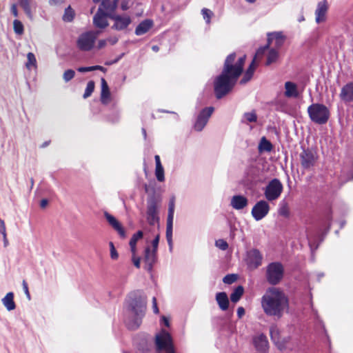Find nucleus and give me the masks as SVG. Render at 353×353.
<instances>
[{
    "label": "nucleus",
    "mask_w": 353,
    "mask_h": 353,
    "mask_svg": "<svg viewBox=\"0 0 353 353\" xmlns=\"http://www.w3.org/2000/svg\"><path fill=\"white\" fill-rule=\"evenodd\" d=\"M159 234H157L155 238L152 241V250L154 251V252H157L158 245L159 243Z\"/></svg>",
    "instance_id": "nucleus-51"
},
{
    "label": "nucleus",
    "mask_w": 353,
    "mask_h": 353,
    "mask_svg": "<svg viewBox=\"0 0 353 353\" xmlns=\"http://www.w3.org/2000/svg\"><path fill=\"white\" fill-rule=\"evenodd\" d=\"M272 149V144L270 141H268L265 137L261 138L259 145V150L270 152Z\"/></svg>",
    "instance_id": "nucleus-37"
},
{
    "label": "nucleus",
    "mask_w": 353,
    "mask_h": 353,
    "mask_svg": "<svg viewBox=\"0 0 353 353\" xmlns=\"http://www.w3.org/2000/svg\"><path fill=\"white\" fill-rule=\"evenodd\" d=\"M283 191V185L278 179L271 180L265 190V196L268 201H274L278 199Z\"/></svg>",
    "instance_id": "nucleus-10"
},
{
    "label": "nucleus",
    "mask_w": 353,
    "mask_h": 353,
    "mask_svg": "<svg viewBox=\"0 0 353 353\" xmlns=\"http://www.w3.org/2000/svg\"><path fill=\"white\" fill-rule=\"evenodd\" d=\"M109 19L114 21L112 26V29L121 31L126 29L132 23L131 17L126 14H118L112 13L109 14Z\"/></svg>",
    "instance_id": "nucleus-13"
},
{
    "label": "nucleus",
    "mask_w": 353,
    "mask_h": 353,
    "mask_svg": "<svg viewBox=\"0 0 353 353\" xmlns=\"http://www.w3.org/2000/svg\"><path fill=\"white\" fill-rule=\"evenodd\" d=\"M270 211V205L265 201L261 200L254 205L252 209L251 214L256 221L263 219L268 214Z\"/></svg>",
    "instance_id": "nucleus-15"
},
{
    "label": "nucleus",
    "mask_w": 353,
    "mask_h": 353,
    "mask_svg": "<svg viewBox=\"0 0 353 353\" xmlns=\"http://www.w3.org/2000/svg\"><path fill=\"white\" fill-rule=\"evenodd\" d=\"M261 306L265 314L280 319L288 306V300L279 288L271 287L263 295Z\"/></svg>",
    "instance_id": "nucleus-1"
},
{
    "label": "nucleus",
    "mask_w": 353,
    "mask_h": 353,
    "mask_svg": "<svg viewBox=\"0 0 353 353\" xmlns=\"http://www.w3.org/2000/svg\"><path fill=\"white\" fill-rule=\"evenodd\" d=\"M110 249V257L113 260H116L119 257V254L117 251L116 250V248L114 245V243L112 242L109 243Z\"/></svg>",
    "instance_id": "nucleus-49"
},
{
    "label": "nucleus",
    "mask_w": 353,
    "mask_h": 353,
    "mask_svg": "<svg viewBox=\"0 0 353 353\" xmlns=\"http://www.w3.org/2000/svg\"><path fill=\"white\" fill-rule=\"evenodd\" d=\"M107 40L101 39L99 41L98 48L101 49L106 45Z\"/></svg>",
    "instance_id": "nucleus-63"
},
{
    "label": "nucleus",
    "mask_w": 353,
    "mask_h": 353,
    "mask_svg": "<svg viewBox=\"0 0 353 353\" xmlns=\"http://www.w3.org/2000/svg\"><path fill=\"white\" fill-rule=\"evenodd\" d=\"M74 15V11L71 8V6H69L67 8L65 9L62 19L65 22H71L73 21Z\"/></svg>",
    "instance_id": "nucleus-38"
},
{
    "label": "nucleus",
    "mask_w": 353,
    "mask_h": 353,
    "mask_svg": "<svg viewBox=\"0 0 353 353\" xmlns=\"http://www.w3.org/2000/svg\"><path fill=\"white\" fill-rule=\"evenodd\" d=\"M174 198L170 199L168 206V214L167 219H173L174 213Z\"/></svg>",
    "instance_id": "nucleus-45"
},
{
    "label": "nucleus",
    "mask_w": 353,
    "mask_h": 353,
    "mask_svg": "<svg viewBox=\"0 0 353 353\" xmlns=\"http://www.w3.org/2000/svg\"><path fill=\"white\" fill-rule=\"evenodd\" d=\"M172 228H173V219H167L166 225V239L169 245L170 251L172 250Z\"/></svg>",
    "instance_id": "nucleus-32"
},
{
    "label": "nucleus",
    "mask_w": 353,
    "mask_h": 353,
    "mask_svg": "<svg viewBox=\"0 0 353 353\" xmlns=\"http://www.w3.org/2000/svg\"><path fill=\"white\" fill-rule=\"evenodd\" d=\"M317 159L316 152L309 148L303 149L300 154L301 165L305 170H310L314 166Z\"/></svg>",
    "instance_id": "nucleus-11"
},
{
    "label": "nucleus",
    "mask_w": 353,
    "mask_h": 353,
    "mask_svg": "<svg viewBox=\"0 0 353 353\" xmlns=\"http://www.w3.org/2000/svg\"><path fill=\"white\" fill-rule=\"evenodd\" d=\"M245 261L250 268L256 269L262 264L263 255L259 250L253 248L247 252Z\"/></svg>",
    "instance_id": "nucleus-16"
},
{
    "label": "nucleus",
    "mask_w": 353,
    "mask_h": 353,
    "mask_svg": "<svg viewBox=\"0 0 353 353\" xmlns=\"http://www.w3.org/2000/svg\"><path fill=\"white\" fill-rule=\"evenodd\" d=\"M107 41L111 44V45H114L116 44L118 41H119V38L117 37H109L107 39Z\"/></svg>",
    "instance_id": "nucleus-59"
},
{
    "label": "nucleus",
    "mask_w": 353,
    "mask_h": 353,
    "mask_svg": "<svg viewBox=\"0 0 353 353\" xmlns=\"http://www.w3.org/2000/svg\"><path fill=\"white\" fill-rule=\"evenodd\" d=\"M104 216L106 219L108 223L113 228L114 230H116L119 236L124 239L126 236V233L124 228L122 227L121 224L119 222V221L112 214H109L108 212H104Z\"/></svg>",
    "instance_id": "nucleus-19"
},
{
    "label": "nucleus",
    "mask_w": 353,
    "mask_h": 353,
    "mask_svg": "<svg viewBox=\"0 0 353 353\" xmlns=\"http://www.w3.org/2000/svg\"><path fill=\"white\" fill-rule=\"evenodd\" d=\"M285 269L280 262H272L266 267L265 278L272 285H278L283 279Z\"/></svg>",
    "instance_id": "nucleus-5"
},
{
    "label": "nucleus",
    "mask_w": 353,
    "mask_h": 353,
    "mask_svg": "<svg viewBox=\"0 0 353 353\" xmlns=\"http://www.w3.org/2000/svg\"><path fill=\"white\" fill-rule=\"evenodd\" d=\"M279 53L277 50L275 48H271L270 49L268 56H267V61L265 63L266 65H270L272 63L276 62L279 58Z\"/></svg>",
    "instance_id": "nucleus-34"
},
{
    "label": "nucleus",
    "mask_w": 353,
    "mask_h": 353,
    "mask_svg": "<svg viewBox=\"0 0 353 353\" xmlns=\"http://www.w3.org/2000/svg\"><path fill=\"white\" fill-rule=\"evenodd\" d=\"M10 11L12 12V14L15 17H18V11H17V5L16 4H12L11 8H10Z\"/></svg>",
    "instance_id": "nucleus-60"
},
{
    "label": "nucleus",
    "mask_w": 353,
    "mask_h": 353,
    "mask_svg": "<svg viewBox=\"0 0 353 353\" xmlns=\"http://www.w3.org/2000/svg\"><path fill=\"white\" fill-rule=\"evenodd\" d=\"M118 6V0H102L99 7H101L105 13H115Z\"/></svg>",
    "instance_id": "nucleus-26"
},
{
    "label": "nucleus",
    "mask_w": 353,
    "mask_h": 353,
    "mask_svg": "<svg viewBox=\"0 0 353 353\" xmlns=\"http://www.w3.org/2000/svg\"><path fill=\"white\" fill-rule=\"evenodd\" d=\"M153 21L151 19H145L141 21L135 28V34L137 36L143 35L148 32L152 27Z\"/></svg>",
    "instance_id": "nucleus-25"
},
{
    "label": "nucleus",
    "mask_w": 353,
    "mask_h": 353,
    "mask_svg": "<svg viewBox=\"0 0 353 353\" xmlns=\"http://www.w3.org/2000/svg\"><path fill=\"white\" fill-rule=\"evenodd\" d=\"M110 13H105L101 7H99L97 12L93 17V24L98 28L104 29L108 26L107 19L109 18Z\"/></svg>",
    "instance_id": "nucleus-17"
},
{
    "label": "nucleus",
    "mask_w": 353,
    "mask_h": 353,
    "mask_svg": "<svg viewBox=\"0 0 353 353\" xmlns=\"http://www.w3.org/2000/svg\"><path fill=\"white\" fill-rule=\"evenodd\" d=\"M228 65H223L221 73L214 81V92L217 99L229 94L236 85L239 77L230 70Z\"/></svg>",
    "instance_id": "nucleus-3"
},
{
    "label": "nucleus",
    "mask_w": 353,
    "mask_h": 353,
    "mask_svg": "<svg viewBox=\"0 0 353 353\" xmlns=\"http://www.w3.org/2000/svg\"><path fill=\"white\" fill-rule=\"evenodd\" d=\"M157 261V252L151 250L150 247H146L145 249L144 261L145 263V268L148 271H151L153 265Z\"/></svg>",
    "instance_id": "nucleus-20"
},
{
    "label": "nucleus",
    "mask_w": 353,
    "mask_h": 353,
    "mask_svg": "<svg viewBox=\"0 0 353 353\" xmlns=\"http://www.w3.org/2000/svg\"><path fill=\"white\" fill-rule=\"evenodd\" d=\"M254 171H255V170L254 168H250V169L248 172V175L249 176L248 180L250 181H254L256 178L255 174L254 173Z\"/></svg>",
    "instance_id": "nucleus-52"
},
{
    "label": "nucleus",
    "mask_w": 353,
    "mask_h": 353,
    "mask_svg": "<svg viewBox=\"0 0 353 353\" xmlns=\"http://www.w3.org/2000/svg\"><path fill=\"white\" fill-rule=\"evenodd\" d=\"M152 308H153L154 313L158 314L159 312V308L157 306V299L155 297H153V299H152Z\"/></svg>",
    "instance_id": "nucleus-57"
},
{
    "label": "nucleus",
    "mask_w": 353,
    "mask_h": 353,
    "mask_svg": "<svg viewBox=\"0 0 353 353\" xmlns=\"http://www.w3.org/2000/svg\"><path fill=\"white\" fill-rule=\"evenodd\" d=\"M155 345L157 352L164 350L166 353H176L172 337L169 332L162 330L155 336Z\"/></svg>",
    "instance_id": "nucleus-6"
},
{
    "label": "nucleus",
    "mask_w": 353,
    "mask_h": 353,
    "mask_svg": "<svg viewBox=\"0 0 353 353\" xmlns=\"http://www.w3.org/2000/svg\"><path fill=\"white\" fill-rule=\"evenodd\" d=\"M132 260L134 265L136 268H140V263H141L140 257H137L136 256H132Z\"/></svg>",
    "instance_id": "nucleus-55"
},
{
    "label": "nucleus",
    "mask_w": 353,
    "mask_h": 353,
    "mask_svg": "<svg viewBox=\"0 0 353 353\" xmlns=\"http://www.w3.org/2000/svg\"><path fill=\"white\" fill-rule=\"evenodd\" d=\"M27 62L26 66L28 69L30 70L32 67H36L37 60L34 54L32 52H28L27 54Z\"/></svg>",
    "instance_id": "nucleus-39"
},
{
    "label": "nucleus",
    "mask_w": 353,
    "mask_h": 353,
    "mask_svg": "<svg viewBox=\"0 0 353 353\" xmlns=\"http://www.w3.org/2000/svg\"><path fill=\"white\" fill-rule=\"evenodd\" d=\"M244 289L241 285L237 286L230 294V300L233 303L238 302L241 298Z\"/></svg>",
    "instance_id": "nucleus-35"
},
{
    "label": "nucleus",
    "mask_w": 353,
    "mask_h": 353,
    "mask_svg": "<svg viewBox=\"0 0 353 353\" xmlns=\"http://www.w3.org/2000/svg\"><path fill=\"white\" fill-rule=\"evenodd\" d=\"M94 70H100L103 72H106L107 69L103 66L101 65H93Z\"/></svg>",
    "instance_id": "nucleus-61"
},
{
    "label": "nucleus",
    "mask_w": 353,
    "mask_h": 353,
    "mask_svg": "<svg viewBox=\"0 0 353 353\" xmlns=\"http://www.w3.org/2000/svg\"><path fill=\"white\" fill-rule=\"evenodd\" d=\"M307 111L310 120L319 125L325 124L330 117L329 109L322 103H312L308 106Z\"/></svg>",
    "instance_id": "nucleus-4"
},
{
    "label": "nucleus",
    "mask_w": 353,
    "mask_h": 353,
    "mask_svg": "<svg viewBox=\"0 0 353 353\" xmlns=\"http://www.w3.org/2000/svg\"><path fill=\"white\" fill-rule=\"evenodd\" d=\"M143 236V232L141 230H139L137 232L132 235L129 244L137 245V241L142 239Z\"/></svg>",
    "instance_id": "nucleus-46"
},
{
    "label": "nucleus",
    "mask_w": 353,
    "mask_h": 353,
    "mask_svg": "<svg viewBox=\"0 0 353 353\" xmlns=\"http://www.w3.org/2000/svg\"><path fill=\"white\" fill-rule=\"evenodd\" d=\"M3 305L8 310L11 311L15 309L16 304L14 301V293L10 292L1 299Z\"/></svg>",
    "instance_id": "nucleus-29"
},
{
    "label": "nucleus",
    "mask_w": 353,
    "mask_h": 353,
    "mask_svg": "<svg viewBox=\"0 0 353 353\" xmlns=\"http://www.w3.org/2000/svg\"><path fill=\"white\" fill-rule=\"evenodd\" d=\"M19 5L23 8L26 15L32 19L33 16L31 10L30 0H19Z\"/></svg>",
    "instance_id": "nucleus-36"
},
{
    "label": "nucleus",
    "mask_w": 353,
    "mask_h": 353,
    "mask_svg": "<svg viewBox=\"0 0 353 353\" xmlns=\"http://www.w3.org/2000/svg\"><path fill=\"white\" fill-rule=\"evenodd\" d=\"M254 345L256 350L265 352L268 347V341L265 335L261 334L254 339Z\"/></svg>",
    "instance_id": "nucleus-23"
},
{
    "label": "nucleus",
    "mask_w": 353,
    "mask_h": 353,
    "mask_svg": "<svg viewBox=\"0 0 353 353\" xmlns=\"http://www.w3.org/2000/svg\"><path fill=\"white\" fill-rule=\"evenodd\" d=\"M328 10V4L326 0L318 3L315 10V21L319 24L326 20V14Z\"/></svg>",
    "instance_id": "nucleus-18"
},
{
    "label": "nucleus",
    "mask_w": 353,
    "mask_h": 353,
    "mask_svg": "<svg viewBox=\"0 0 353 353\" xmlns=\"http://www.w3.org/2000/svg\"><path fill=\"white\" fill-rule=\"evenodd\" d=\"M157 200L155 196H151L147 201V221L150 225H154L159 221L157 216Z\"/></svg>",
    "instance_id": "nucleus-14"
},
{
    "label": "nucleus",
    "mask_w": 353,
    "mask_h": 353,
    "mask_svg": "<svg viewBox=\"0 0 353 353\" xmlns=\"http://www.w3.org/2000/svg\"><path fill=\"white\" fill-rule=\"evenodd\" d=\"M22 285H23V289L24 290V292H25L27 298L30 300V292H29V290H28V284H27V283H26V281L25 280L23 281Z\"/></svg>",
    "instance_id": "nucleus-53"
},
{
    "label": "nucleus",
    "mask_w": 353,
    "mask_h": 353,
    "mask_svg": "<svg viewBox=\"0 0 353 353\" xmlns=\"http://www.w3.org/2000/svg\"><path fill=\"white\" fill-rule=\"evenodd\" d=\"M236 53L230 54L225 59L223 65H228L230 70L235 74L236 77H240L243 70V66L245 61V56L240 57L236 62Z\"/></svg>",
    "instance_id": "nucleus-9"
},
{
    "label": "nucleus",
    "mask_w": 353,
    "mask_h": 353,
    "mask_svg": "<svg viewBox=\"0 0 353 353\" xmlns=\"http://www.w3.org/2000/svg\"><path fill=\"white\" fill-rule=\"evenodd\" d=\"M130 247V251L132 256H136L137 253V245L129 244Z\"/></svg>",
    "instance_id": "nucleus-62"
},
{
    "label": "nucleus",
    "mask_w": 353,
    "mask_h": 353,
    "mask_svg": "<svg viewBox=\"0 0 353 353\" xmlns=\"http://www.w3.org/2000/svg\"><path fill=\"white\" fill-rule=\"evenodd\" d=\"M126 303L130 315L125 320V325L130 330H137L145 316L146 299L140 291H134L129 294Z\"/></svg>",
    "instance_id": "nucleus-2"
},
{
    "label": "nucleus",
    "mask_w": 353,
    "mask_h": 353,
    "mask_svg": "<svg viewBox=\"0 0 353 353\" xmlns=\"http://www.w3.org/2000/svg\"><path fill=\"white\" fill-rule=\"evenodd\" d=\"M101 101L103 104L108 103V100L110 97V92L108 85L105 79H101Z\"/></svg>",
    "instance_id": "nucleus-30"
},
{
    "label": "nucleus",
    "mask_w": 353,
    "mask_h": 353,
    "mask_svg": "<svg viewBox=\"0 0 353 353\" xmlns=\"http://www.w3.org/2000/svg\"><path fill=\"white\" fill-rule=\"evenodd\" d=\"M216 301L221 310L225 311L228 309L229 299L225 292L216 293Z\"/></svg>",
    "instance_id": "nucleus-27"
},
{
    "label": "nucleus",
    "mask_w": 353,
    "mask_h": 353,
    "mask_svg": "<svg viewBox=\"0 0 353 353\" xmlns=\"http://www.w3.org/2000/svg\"><path fill=\"white\" fill-rule=\"evenodd\" d=\"M286 39V37L283 34L282 32H274L268 33V43L263 48H260L257 52V55H261L265 53V52L269 48L270 43L274 42V48L279 50L284 44Z\"/></svg>",
    "instance_id": "nucleus-8"
},
{
    "label": "nucleus",
    "mask_w": 353,
    "mask_h": 353,
    "mask_svg": "<svg viewBox=\"0 0 353 353\" xmlns=\"http://www.w3.org/2000/svg\"><path fill=\"white\" fill-rule=\"evenodd\" d=\"M13 26H14V30L16 34H22L23 33V30H24L23 25L22 24V23L20 21L15 19L13 21Z\"/></svg>",
    "instance_id": "nucleus-43"
},
{
    "label": "nucleus",
    "mask_w": 353,
    "mask_h": 353,
    "mask_svg": "<svg viewBox=\"0 0 353 353\" xmlns=\"http://www.w3.org/2000/svg\"><path fill=\"white\" fill-rule=\"evenodd\" d=\"M285 96L288 98H296L299 97V92L296 83L292 81L285 83Z\"/></svg>",
    "instance_id": "nucleus-24"
},
{
    "label": "nucleus",
    "mask_w": 353,
    "mask_h": 353,
    "mask_svg": "<svg viewBox=\"0 0 353 353\" xmlns=\"http://www.w3.org/2000/svg\"><path fill=\"white\" fill-rule=\"evenodd\" d=\"M279 214V215L283 216L285 218H288L290 216V210L287 203L282 202L280 204Z\"/></svg>",
    "instance_id": "nucleus-40"
},
{
    "label": "nucleus",
    "mask_w": 353,
    "mask_h": 353,
    "mask_svg": "<svg viewBox=\"0 0 353 353\" xmlns=\"http://www.w3.org/2000/svg\"><path fill=\"white\" fill-rule=\"evenodd\" d=\"M245 314V309L243 307H239L237 309V316L239 319H241Z\"/></svg>",
    "instance_id": "nucleus-58"
},
{
    "label": "nucleus",
    "mask_w": 353,
    "mask_h": 353,
    "mask_svg": "<svg viewBox=\"0 0 353 353\" xmlns=\"http://www.w3.org/2000/svg\"><path fill=\"white\" fill-rule=\"evenodd\" d=\"M201 13L203 17V19L205 20V22L207 23H210V19L214 15L213 12L208 8H203L201 10Z\"/></svg>",
    "instance_id": "nucleus-44"
},
{
    "label": "nucleus",
    "mask_w": 353,
    "mask_h": 353,
    "mask_svg": "<svg viewBox=\"0 0 353 353\" xmlns=\"http://www.w3.org/2000/svg\"><path fill=\"white\" fill-rule=\"evenodd\" d=\"M98 37V32L88 31L81 34L77 41V46L81 51L91 50Z\"/></svg>",
    "instance_id": "nucleus-7"
},
{
    "label": "nucleus",
    "mask_w": 353,
    "mask_h": 353,
    "mask_svg": "<svg viewBox=\"0 0 353 353\" xmlns=\"http://www.w3.org/2000/svg\"><path fill=\"white\" fill-rule=\"evenodd\" d=\"M74 75L75 72L72 69H69L64 72L63 74V79L65 81V82H68L74 78Z\"/></svg>",
    "instance_id": "nucleus-47"
},
{
    "label": "nucleus",
    "mask_w": 353,
    "mask_h": 353,
    "mask_svg": "<svg viewBox=\"0 0 353 353\" xmlns=\"http://www.w3.org/2000/svg\"><path fill=\"white\" fill-rule=\"evenodd\" d=\"M243 119H245L248 123H253L256 121L257 115L254 111L245 112L243 114Z\"/></svg>",
    "instance_id": "nucleus-42"
},
{
    "label": "nucleus",
    "mask_w": 353,
    "mask_h": 353,
    "mask_svg": "<svg viewBox=\"0 0 353 353\" xmlns=\"http://www.w3.org/2000/svg\"><path fill=\"white\" fill-rule=\"evenodd\" d=\"M48 203V199H43L40 202V206L41 208H44L47 206Z\"/></svg>",
    "instance_id": "nucleus-64"
},
{
    "label": "nucleus",
    "mask_w": 353,
    "mask_h": 353,
    "mask_svg": "<svg viewBox=\"0 0 353 353\" xmlns=\"http://www.w3.org/2000/svg\"><path fill=\"white\" fill-rule=\"evenodd\" d=\"M340 97L345 102L353 101V82L347 83L342 88Z\"/></svg>",
    "instance_id": "nucleus-22"
},
{
    "label": "nucleus",
    "mask_w": 353,
    "mask_h": 353,
    "mask_svg": "<svg viewBox=\"0 0 353 353\" xmlns=\"http://www.w3.org/2000/svg\"><path fill=\"white\" fill-rule=\"evenodd\" d=\"M215 245L221 250H226L228 248V243L223 239L216 240Z\"/></svg>",
    "instance_id": "nucleus-48"
},
{
    "label": "nucleus",
    "mask_w": 353,
    "mask_h": 353,
    "mask_svg": "<svg viewBox=\"0 0 353 353\" xmlns=\"http://www.w3.org/2000/svg\"><path fill=\"white\" fill-rule=\"evenodd\" d=\"M0 233L3 236H5V234H6L5 223L1 219H0Z\"/></svg>",
    "instance_id": "nucleus-56"
},
{
    "label": "nucleus",
    "mask_w": 353,
    "mask_h": 353,
    "mask_svg": "<svg viewBox=\"0 0 353 353\" xmlns=\"http://www.w3.org/2000/svg\"><path fill=\"white\" fill-rule=\"evenodd\" d=\"M214 109L213 107H208L202 109L199 113L194 123V129L197 132H201L205 128L212 116Z\"/></svg>",
    "instance_id": "nucleus-12"
},
{
    "label": "nucleus",
    "mask_w": 353,
    "mask_h": 353,
    "mask_svg": "<svg viewBox=\"0 0 353 353\" xmlns=\"http://www.w3.org/2000/svg\"><path fill=\"white\" fill-rule=\"evenodd\" d=\"M154 159L156 163L155 175L157 179L159 182H163L165 180L164 169L163 165H161L160 157L159 155H155Z\"/></svg>",
    "instance_id": "nucleus-28"
},
{
    "label": "nucleus",
    "mask_w": 353,
    "mask_h": 353,
    "mask_svg": "<svg viewBox=\"0 0 353 353\" xmlns=\"http://www.w3.org/2000/svg\"><path fill=\"white\" fill-rule=\"evenodd\" d=\"M236 280V275L235 274H228L223 279V281L226 284H232Z\"/></svg>",
    "instance_id": "nucleus-50"
},
{
    "label": "nucleus",
    "mask_w": 353,
    "mask_h": 353,
    "mask_svg": "<svg viewBox=\"0 0 353 353\" xmlns=\"http://www.w3.org/2000/svg\"><path fill=\"white\" fill-rule=\"evenodd\" d=\"M248 204V199L243 195H234L232 197L230 205L237 210H240L245 208Z\"/></svg>",
    "instance_id": "nucleus-21"
},
{
    "label": "nucleus",
    "mask_w": 353,
    "mask_h": 353,
    "mask_svg": "<svg viewBox=\"0 0 353 353\" xmlns=\"http://www.w3.org/2000/svg\"><path fill=\"white\" fill-rule=\"evenodd\" d=\"M307 238L308 240V244L310 247V249L312 252H314V250L318 248L319 245V243H317L319 234H316L312 231H307Z\"/></svg>",
    "instance_id": "nucleus-31"
},
{
    "label": "nucleus",
    "mask_w": 353,
    "mask_h": 353,
    "mask_svg": "<svg viewBox=\"0 0 353 353\" xmlns=\"http://www.w3.org/2000/svg\"><path fill=\"white\" fill-rule=\"evenodd\" d=\"M77 71L79 72H86L94 71V69H93V66L79 67L77 68Z\"/></svg>",
    "instance_id": "nucleus-54"
},
{
    "label": "nucleus",
    "mask_w": 353,
    "mask_h": 353,
    "mask_svg": "<svg viewBox=\"0 0 353 353\" xmlns=\"http://www.w3.org/2000/svg\"><path fill=\"white\" fill-rule=\"evenodd\" d=\"M255 68V61L254 59L250 64L248 68L247 69L245 73L244 74L243 77L241 80V83H245L251 79V78L253 76Z\"/></svg>",
    "instance_id": "nucleus-33"
},
{
    "label": "nucleus",
    "mask_w": 353,
    "mask_h": 353,
    "mask_svg": "<svg viewBox=\"0 0 353 353\" xmlns=\"http://www.w3.org/2000/svg\"><path fill=\"white\" fill-rule=\"evenodd\" d=\"M94 85L95 84L93 81H90L88 82L85 92L83 96L84 99L89 97L92 94L94 90Z\"/></svg>",
    "instance_id": "nucleus-41"
}]
</instances>
